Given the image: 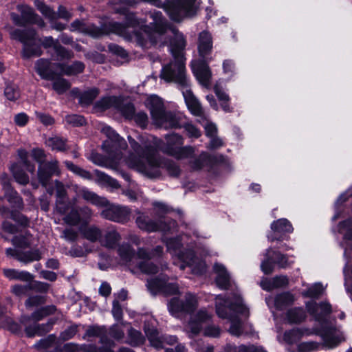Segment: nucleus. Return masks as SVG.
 Here are the masks:
<instances>
[{"instance_id": "nucleus-58", "label": "nucleus", "mask_w": 352, "mask_h": 352, "mask_svg": "<svg viewBox=\"0 0 352 352\" xmlns=\"http://www.w3.org/2000/svg\"><path fill=\"white\" fill-rule=\"evenodd\" d=\"M56 337L54 334H50L47 337L40 340L34 346L38 349H48L54 344Z\"/></svg>"}, {"instance_id": "nucleus-28", "label": "nucleus", "mask_w": 352, "mask_h": 352, "mask_svg": "<svg viewBox=\"0 0 352 352\" xmlns=\"http://www.w3.org/2000/svg\"><path fill=\"white\" fill-rule=\"evenodd\" d=\"M56 66L58 69V75H77L82 73L85 69V65L80 61H75L70 65L58 63Z\"/></svg>"}, {"instance_id": "nucleus-7", "label": "nucleus", "mask_w": 352, "mask_h": 352, "mask_svg": "<svg viewBox=\"0 0 352 352\" xmlns=\"http://www.w3.org/2000/svg\"><path fill=\"white\" fill-rule=\"evenodd\" d=\"M118 253L122 265L128 266H137L142 272L147 274H155L158 272V267L151 262L138 261V254L128 243H123L118 248Z\"/></svg>"}, {"instance_id": "nucleus-39", "label": "nucleus", "mask_w": 352, "mask_h": 352, "mask_svg": "<svg viewBox=\"0 0 352 352\" xmlns=\"http://www.w3.org/2000/svg\"><path fill=\"white\" fill-rule=\"evenodd\" d=\"M294 300V296L289 292H283L275 297L274 305L278 309H283L285 307L292 304Z\"/></svg>"}, {"instance_id": "nucleus-25", "label": "nucleus", "mask_w": 352, "mask_h": 352, "mask_svg": "<svg viewBox=\"0 0 352 352\" xmlns=\"http://www.w3.org/2000/svg\"><path fill=\"white\" fill-rule=\"evenodd\" d=\"M212 49V38L207 31H203L199 34L198 50L199 55L205 58L210 54Z\"/></svg>"}, {"instance_id": "nucleus-8", "label": "nucleus", "mask_w": 352, "mask_h": 352, "mask_svg": "<svg viewBox=\"0 0 352 352\" xmlns=\"http://www.w3.org/2000/svg\"><path fill=\"white\" fill-rule=\"evenodd\" d=\"M107 140L103 142V149L115 160H119L122 156V151L127 148L126 142L109 126L101 129Z\"/></svg>"}, {"instance_id": "nucleus-24", "label": "nucleus", "mask_w": 352, "mask_h": 352, "mask_svg": "<svg viewBox=\"0 0 352 352\" xmlns=\"http://www.w3.org/2000/svg\"><path fill=\"white\" fill-rule=\"evenodd\" d=\"M210 316L206 311L201 309L191 318L188 324V329L192 335H197L202 328V323L210 320Z\"/></svg>"}, {"instance_id": "nucleus-14", "label": "nucleus", "mask_w": 352, "mask_h": 352, "mask_svg": "<svg viewBox=\"0 0 352 352\" xmlns=\"http://www.w3.org/2000/svg\"><path fill=\"white\" fill-rule=\"evenodd\" d=\"M147 287L153 294L162 292L166 295H173L178 292L179 287L176 283H168L165 276L148 280Z\"/></svg>"}, {"instance_id": "nucleus-34", "label": "nucleus", "mask_w": 352, "mask_h": 352, "mask_svg": "<svg viewBox=\"0 0 352 352\" xmlns=\"http://www.w3.org/2000/svg\"><path fill=\"white\" fill-rule=\"evenodd\" d=\"M80 232L83 236L90 241H96L101 237V230L95 226L87 227L86 226H80Z\"/></svg>"}, {"instance_id": "nucleus-53", "label": "nucleus", "mask_w": 352, "mask_h": 352, "mask_svg": "<svg viewBox=\"0 0 352 352\" xmlns=\"http://www.w3.org/2000/svg\"><path fill=\"white\" fill-rule=\"evenodd\" d=\"M54 52L57 56V60H69L74 57V53L63 47L60 43L55 46Z\"/></svg>"}, {"instance_id": "nucleus-45", "label": "nucleus", "mask_w": 352, "mask_h": 352, "mask_svg": "<svg viewBox=\"0 0 352 352\" xmlns=\"http://www.w3.org/2000/svg\"><path fill=\"white\" fill-rule=\"evenodd\" d=\"M96 174L97 175L98 182L102 184L107 185L113 188H120V184H118V181L111 177L108 175L98 170L96 171Z\"/></svg>"}, {"instance_id": "nucleus-17", "label": "nucleus", "mask_w": 352, "mask_h": 352, "mask_svg": "<svg viewBox=\"0 0 352 352\" xmlns=\"http://www.w3.org/2000/svg\"><path fill=\"white\" fill-rule=\"evenodd\" d=\"M145 333L151 344L156 349H162L164 344L173 345L177 342V338L175 336H160L158 331L155 328L145 327Z\"/></svg>"}, {"instance_id": "nucleus-22", "label": "nucleus", "mask_w": 352, "mask_h": 352, "mask_svg": "<svg viewBox=\"0 0 352 352\" xmlns=\"http://www.w3.org/2000/svg\"><path fill=\"white\" fill-rule=\"evenodd\" d=\"M188 87L182 88V94L188 109L196 116H203L204 110L200 102Z\"/></svg>"}, {"instance_id": "nucleus-61", "label": "nucleus", "mask_w": 352, "mask_h": 352, "mask_svg": "<svg viewBox=\"0 0 352 352\" xmlns=\"http://www.w3.org/2000/svg\"><path fill=\"white\" fill-rule=\"evenodd\" d=\"M77 331L78 326L76 324L71 325L60 333V338L63 341L68 340L72 339L76 334Z\"/></svg>"}, {"instance_id": "nucleus-43", "label": "nucleus", "mask_w": 352, "mask_h": 352, "mask_svg": "<svg viewBox=\"0 0 352 352\" xmlns=\"http://www.w3.org/2000/svg\"><path fill=\"white\" fill-rule=\"evenodd\" d=\"M163 252V248L162 246H157L153 249L152 252H148L146 249L140 248L138 251V255L140 259L145 260L144 261H148L152 258L160 256Z\"/></svg>"}, {"instance_id": "nucleus-57", "label": "nucleus", "mask_w": 352, "mask_h": 352, "mask_svg": "<svg viewBox=\"0 0 352 352\" xmlns=\"http://www.w3.org/2000/svg\"><path fill=\"white\" fill-rule=\"evenodd\" d=\"M126 119H132L135 113V107L131 103L121 104L120 101V107L116 108Z\"/></svg>"}, {"instance_id": "nucleus-36", "label": "nucleus", "mask_w": 352, "mask_h": 352, "mask_svg": "<svg viewBox=\"0 0 352 352\" xmlns=\"http://www.w3.org/2000/svg\"><path fill=\"white\" fill-rule=\"evenodd\" d=\"M271 229L277 233H290L293 231V227L286 219H280L274 221L271 224Z\"/></svg>"}, {"instance_id": "nucleus-42", "label": "nucleus", "mask_w": 352, "mask_h": 352, "mask_svg": "<svg viewBox=\"0 0 352 352\" xmlns=\"http://www.w3.org/2000/svg\"><path fill=\"white\" fill-rule=\"evenodd\" d=\"M99 92V89L95 87L85 91L80 94L79 97V102L82 105L90 104L98 96Z\"/></svg>"}, {"instance_id": "nucleus-60", "label": "nucleus", "mask_w": 352, "mask_h": 352, "mask_svg": "<svg viewBox=\"0 0 352 352\" xmlns=\"http://www.w3.org/2000/svg\"><path fill=\"white\" fill-rule=\"evenodd\" d=\"M65 121L67 124L73 126H82L85 123L83 116L79 115H68L65 117Z\"/></svg>"}, {"instance_id": "nucleus-26", "label": "nucleus", "mask_w": 352, "mask_h": 352, "mask_svg": "<svg viewBox=\"0 0 352 352\" xmlns=\"http://www.w3.org/2000/svg\"><path fill=\"white\" fill-rule=\"evenodd\" d=\"M3 275L10 280H20L22 282H32L34 276L28 272L20 271L16 269H3Z\"/></svg>"}, {"instance_id": "nucleus-55", "label": "nucleus", "mask_w": 352, "mask_h": 352, "mask_svg": "<svg viewBox=\"0 0 352 352\" xmlns=\"http://www.w3.org/2000/svg\"><path fill=\"white\" fill-rule=\"evenodd\" d=\"M0 327L8 329L13 333H18L21 331L19 324L8 317L2 318L1 319Z\"/></svg>"}, {"instance_id": "nucleus-2", "label": "nucleus", "mask_w": 352, "mask_h": 352, "mask_svg": "<svg viewBox=\"0 0 352 352\" xmlns=\"http://www.w3.org/2000/svg\"><path fill=\"white\" fill-rule=\"evenodd\" d=\"M164 143L157 138L152 141L140 144L131 136L128 140L133 151L126 160L127 165L150 178L160 175L161 161L157 155V150L170 155V150H177L183 144V138L178 134L171 133L165 136Z\"/></svg>"}, {"instance_id": "nucleus-10", "label": "nucleus", "mask_w": 352, "mask_h": 352, "mask_svg": "<svg viewBox=\"0 0 352 352\" xmlns=\"http://www.w3.org/2000/svg\"><path fill=\"white\" fill-rule=\"evenodd\" d=\"M195 0H175L166 6V12L171 20L179 22L187 16L195 13Z\"/></svg>"}, {"instance_id": "nucleus-35", "label": "nucleus", "mask_w": 352, "mask_h": 352, "mask_svg": "<svg viewBox=\"0 0 352 352\" xmlns=\"http://www.w3.org/2000/svg\"><path fill=\"white\" fill-rule=\"evenodd\" d=\"M307 332V329L295 328L292 330L285 331L283 336V338L287 343L292 344L299 341L303 335Z\"/></svg>"}, {"instance_id": "nucleus-62", "label": "nucleus", "mask_w": 352, "mask_h": 352, "mask_svg": "<svg viewBox=\"0 0 352 352\" xmlns=\"http://www.w3.org/2000/svg\"><path fill=\"white\" fill-rule=\"evenodd\" d=\"M210 156L208 153L203 152L199 155L198 158L195 159L192 162V167L194 169H201L206 164V162L209 160Z\"/></svg>"}, {"instance_id": "nucleus-21", "label": "nucleus", "mask_w": 352, "mask_h": 352, "mask_svg": "<svg viewBox=\"0 0 352 352\" xmlns=\"http://www.w3.org/2000/svg\"><path fill=\"white\" fill-rule=\"evenodd\" d=\"M192 70L199 82L205 87L210 85L212 73L209 66L204 61H197L192 64Z\"/></svg>"}, {"instance_id": "nucleus-38", "label": "nucleus", "mask_w": 352, "mask_h": 352, "mask_svg": "<svg viewBox=\"0 0 352 352\" xmlns=\"http://www.w3.org/2000/svg\"><path fill=\"white\" fill-rule=\"evenodd\" d=\"M286 317L289 323H300L305 319L306 314L302 309L294 308L287 311Z\"/></svg>"}, {"instance_id": "nucleus-20", "label": "nucleus", "mask_w": 352, "mask_h": 352, "mask_svg": "<svg viewBox=\"0 0 352 352\" xmlns=\"http://www.w3.org/2000/svg\"><path fill=\"white\" fill-rule=\"evenodd\" d=\"M56 208L60 214H65L69 210V203L67 201V190L64 184L58 180H55Z\"/></svg>"}, {"instance_id": "nucleus-11", "label": "nucleus", "mask_w": 352, "mask_h": 352, "mask_svg": "<svg viewBox=\"0 0 352 352\" xmlns=\"http://www.w3.org/2000/svg\"><path fill=\"white\" fill-rule=\"evenodd\" d=\"M265 258L261 264V270L265 274H270L274 272L275 265L280 268H287L289 266V262L287 255L272 248L266 250Z\"/></svg>"}, {"instance_id": "nucleus-59", "label": "nucleus", "mask_w": 352, "mask_h": 352, "mask_svg": "<svg viewBox=\"0 0 352 352\" xmlns=\"http://www.w3.org/2000/svg\"><path fill=\"white\" fill-rule=\"evenodd\" d=\"M324 287L322 284L316 283L309 287L305 292V295L311 298H318L323 292Z\"/></svg>"}, {"instance_id": "nucleus-3", "label": "nucleus", "mask_w": 352, "mask_h": 352, "mask_svg": "<svg viewBox=\"0 0 352 352\" xmlns=\"http://www.w3.org/2000/svg\"><path fill=\"white\" fill-rule=\"evenodd\" d=\"M162 19L166 24V29L162 36H159L157 34H154L157 43L160 45H164L168 43L165 38V34L168 30L173 36V39L170 42V52L175 58V61L170 62L169 64L165 65L161 72L160 77L166 82H174L177 83L182 88H186L188 87V81L186 76V69L183 61V52L186 46V41L182 33L172 26L168 25L166 19L162 15ZM154 44H148V47Z\"/></svg>"}, {"instance_id": "nucleus-30", "label": "nucleus", "mask_w": 352, "mask_h": 352, "mask_svg": "<svg viewBox=\"0 0 352 352\" xmlns=\"http://www.w3.org/2000/svg\"><path fill=\"white\" fill-rule=\"evenodd\" d=\"M21 14L26 25L35 24L40 28H44L46 25L44 20L30 7H24Z\"/></svg>"}, {"instance_id": "nucleus-15", "label": "nucleus", "mask_w": 352, "mask_h": 352, "mask_svg": "<svg viewBox=\"0 0 352 352\" xmlns=\"http://www.w3.org/2000/svg\"><path fill=\"white\" fill-rule=\"evenodd\" d=\"M60 169L58 162L56 160H52L38 165L37 177L41 185L46 188L51 178L54 175H60Z\"/></svg>"}, {"instance_id": "nucleus-23", "label": "nucleus", "mask_w": 352, "mask_h": 352, "mask_svg": "<svg viewBox=\"0 0 352 352\" xmlns=\"http://www.w3.org/2000/svg\"><path fill=\"white\" fill-rule=\"evenodd\" d=\"M213 268L217 274L215 281L217 286L222 289H228L232 285V281L226 267L217 263H214Z\"/></svg>"}, {"instance_id": "nucleus-27", "label": "nucleus", "mask_w": 352, "mask_h": 352, "mask_svg": "<svg viewBox=\"0 0 352 352\" xmlns=\"http://www.w3.org/2000/svg\"><path fill=\"white\" fill-rule=\"evenodd\" d=\"M50 62L47 59L40 58L35 63V69L38 74L43 79L52 80L56 73L50 69Z\"/></svg>"}, {"instance_id": "nucleus-33", "label": "nucleus", "mask_w": 352, "mask_h": 352, "mask_svg": "<svg viewBox=\"0 0 352 352\" xmlns=\"http://www.w3.org/2000/svg\"><path fill=\"white\" fill-rule=\"evenodd\" d=\"M120 239L121 236L116 230L109 229L100 239V242L102 245L108 248H114Z\"/></svg>"}, {"instance_id": "nucleus-46", "label": "nucleus", "mask_w": 352, "mask_h": 352, "mask_svg": "<svg viewBox=\"0 0 352 352\" xmlns=\"http://www.w3.org/2000/svg\"><path fill=\"white\" fill-rule=\"evenodd\" d=\"M96 174L97 175L98 182L102 184L107 185L113 188H120V184H118V181L111 177L108 175L98 170L96 171Z\"/></svg>"}, {"instance_id": "nucleus-56", "label": "nucleus", "mask_w": 352, "mask_h": 352, "mask_svg": "<svg viewBox=\"0 0 352 352\" xmlns=\"http://www.w3.org/2000/svg\"><path fill=\"white\" fill-rule=\"evenodd\" d=\"M1 215L5 218L10 217L14 221H18L21 225L26 226L28 223V219L21 214H14L13 212H10L6 208H0Z\"/></svg>"}, {"instance_id": "nucleus-5", "label": "nucleus", "mask_w": 352, "mask_h": 352, "mask_svg": "<svg viewBox=\"0 0 352 352\" xmlns=\"http://www.w3.org/2000/svg\"><path fill=\"white\" fill-rule=\"evenodd\" d=\"M215 304L216 312L218 316L221 318H228L231 322V326L229 329L230 333L235 336H240L243 334V331L241 321L238 318H234L229 316L227 313V307H228L230 310L236 311L245 318L249 316V309L243 304L241 296L234 295V302L230 301L228 298H224L221 296H218L216 298Z\"/></svg>"}, {"instance_id": "nucleus-40", "label": "nucleus", "mask_w": 352, "mask_h": 352, "mask_svg": "<svg viewBox=\"0 0 352 352\" xmlns=\"http://www.w3.org/2000/svg\"><path fill=\"white\" fill-rule=\"evenodd\" d=\"M96 106L103 110L110 107L116 109L120 107V99L116 96L104 97L96 102Z\"/></svg>"}, {"instance_id": "nucleus-52", "label": "nucleus", "mask_w": 352, "mask_h": 352, "mask_svg": "<svg viewBox=\"0 0 352 352\" xmlns=\"http://www.w3.org/2000/svg\"><path fill=\"white\" fill-rule=\"evenodd\" d=\"M144 342V338L142 333L133 329H131L129 331V342L128 343L132 346H137Z\"/></svg>"}, {"instance_id": "nucleus-9", "label": "nucleus", "mask_w": 352, "mask_h": 352, "mask_svg": "<svg viewBox=\"0 0 352 352\" xmlns=\"http://www.w3.org/2000/svg\"><path fill=\"white\" fill-rule=\"evenodd\" d=\"M198 307V298L195 294L186 293L182 299L173 298L168 303V310L173 316L179 314H190Z\"/></svg>"}, {"instance_id": "nucleus-19", "label": "nucleus", "mask_w": 352, "mask_h": 352, "mask_svg": "<svg viewBox=\"0 0 352 352\" xmlns=\"http://www.w3.org/2000/svg\"><path fill=\"white\" fill-rule=\"evenodd\" d=\"M101 216L113 221L124 223L129 219V210L126 207L113 206L103 210Z\"/></svg>"}, {"instance_id": "nucleus-18", "label": "nucleus", "mask_w": 352, "mask_h": 352, "mask_svg": "<svg viewBox=\"0 0 352 352\" xmlns=\"http://www.w3.org/2000/svg\"><path fill=\"white\" fill-rule=\"evenodd\" d=\"M8 256L13 257L19 262L28 263L33 261H38L41 258V252L38 249L29 251H22L19 249L8 248L6 250Z\"/></svg>"}, {"instance_id": "nucleus-64", "label": "nucleus", "mask_w": 352, "mask_h": 352, "mask_svg": "<svg viewBox=\"0 0 352 352\" xmlns=\"http://www.w3.org/2000/svg\"><path fill=\"white\" fill-rule=\"evenodd\" d=\"M84 351V346L78 344L69 342L64 344L60 349V352H82Z\"/></svg>"}, {"instance_id": "nucleus-51", "label": "nucleus", "mask_w": 352, "mask_h": 352, "mask_svg": "<svg viewBox=\"0 0 352 352\" xmlns=\"http://www.w3.org/2000/svg\"><path fill=\"white\" fill-rule=\"evenodd\" d=\"M80 213V226H87L91 220L93 216L92 210L87 206L77 208Z\"/></svg>"}, {"instance_id": "nucleus-31", "label": "nucleus", "mask_w": 352, "mask_h": 352, "mask_svg": "<svg viewBox=\"0 0 352 352\" xmlns=\"http://www.w3.org/2000/svg\"><path fill=\"white\" fill-rule=\"evenodd\" d=\"M54 307L40 309L32 313L30 316H22L20 319V322L22 324H26L30 320H32L35 322L39 321L42 320L44 317L52 313L54 311Z\"/></svg>"}, {"instance_id": "nucleus-37", "label": "nucleus", "mask_w": 352, "mask_h": 352, "mask_svg": "<svg viewBox=\"0 0 352 352\" xmlns=\"http://www.w3.org/2000/svg\"><path fill=\"white\" fill-rule=\"evenodd\" d=\"M170 156L177 160L192 157L195 153V148L190 146H180L177 150H170Z\"/></svg>"}, {"instance_id": "nucleus-29", "label": "nucleus", "mask_w": 352, "mask_h": 352, "mask_svg": "<svg viewBox=\"0 0 352 352\" xmlns=\"http://www.w3.org/2000/svg\"><path fill=\"white\" fill-rule=\"evenodd\" d=\"M309 312L313 315L318 321H322L324 317L331 312V306L327 302L314 304L308 307Z\"/></svg>"}, {"instance_id": "nucleus-6", "label": "nucleus", "mask_w": 352, "mask_h": 352, "mask_svg": "<svg viewBox=\"0 0 352 352\" xmlns=\"http://www.w3.org/2000/svg\"><path fill=\"white\" fill-rule=\"evenodd\" d=\"M151 115L153 123L164 129L179 128V117L172 112L166 111L162 100L157 97H151L148 100Z\"/></svg>"}, {"instance_id": "nucleus-50", "label": "nucleus", "mask_w": 352, "mask_h": 352, "mask_svg": "<svg viewBox=\"0 0 352 352\" xmlns=\"http://www.w3.org/2000/svg\"><path fill=\"white\" fill-rule=\"evenodd\" d=\"M53 89L58 94H62L67 91L71 87L69 81L63 78L54 79Z\"/></svg>"}, {"instance_id": "nucleus-1", "label": "nucleus", "mask_w": 352, "mask_h": 352, "mask_svg": "<svg viewBox=\"0 0 352 352\" xmlns=\"http://www.w3.org/2000/svg\"><path fill=\"white\" fill-rule=\"evenodd\" d=\"M135 4L134 0H120L115 8L116 12L126 16L125 23L109 22L98 27L93 23H87L84 34L94 38H99L110 32L123 36L127 40L135 41L142 47H148V44L157 43L154 34L162 36L166 26L162 19L161 12H153L151 17L153 22L146 25V20L138 19L133 13L129 12L127 8Z\"/></svg>"}, {"instance_id": "nucleus-54", "label": "nucleus", "mask_w": 352, "mask_h": 352, "mask_svg": "<svg viewBox=\"0 0 352 352\" xmlns=\"http://www.w3.org/2000/svg\"><path fill=\"white\" fill-rule=\"evenodd\" d=\"M63 221L69 226H77L80 224V213L77 208H73L66 214Z\"/></svg>"}, {"instance_id": "nucleus-13", "label": "nucleus", "mask_w": 352, "mask_h": 352, "mask_svg": "<svg viewBox=\"0 0 352 352\" xmlns=\"http://www.w3.org/2000/svg\"><path fill=\"white\" fill-rule=\"evenodd\" d=\"M34 6L49 21H56L58 19L69 21L72 17V13L68 11L63 6H58L57 12L52 8L40 0H35Z\"/></svg>"}, {"instance_id": "nucleus-12", "label": "nucleus", "mask_w": 352, "mask_h": 352, "mask_svg": "<svg viewBox=\"0 0 352 352\" xmlns=\"http://www.w3.org/2000/svg\"><path fill=\"white\" fill-rule=\"evenodd\" d=\"M135 223L140 229L148 232L157 231L166 232H168L170 228L173 227L175 224V221H170V225H168L162 221L152 220L148 216L139 212H138V216L135 219Z\"/></svg>"}, {"instance_id": "nucleus-48", "label": "nucleus", "mask_w": 352, "mask_h": 352, "mask_svg": "<svg viewBox=\"0 0 352 352\" xmlns=\"http://www.w3.org/2000/svg\"><path fill=\"white\" fill-rule=\"evenodd\" d=\"M65 164L66 167L69 170L73 172L74 174L79 175L80 177H81L84 179H91V175L89 171L75 165L72 162L67 161L65 162Z\"/></svg>"}, {"instance_id": "nucleus-63", "label": "nucleus", "mask_w": 352, "mask_h": 352, "mask_svg": "<svg viewBox=\"0 0 352 352\" xmlns=\"http://www.w3.org/2000/svg\"><path fill=\"white\" fill-rule=\"evenodd\" d=\"M45 301V298L42 296H32L26 300L25 305L27 307H33L43 304Z\"/></svg>"}, {"instance_id": "nucleus-44", "label": "nucleus", "mask_w": 352, "mask_h": 352, "mask_svg": "<svg viewBox=\"0 0 352 352\" xmlns=\"http://www.w3.org/2000/svg\"><path fill=\"white\" fill-rule=\"evenodd\" d=\"M4 95L10 101H16L20 98V91L16 85L8 83L4 90Z\"/></svg>"}, {"instance_id": "nucleus-41", "label": "nucleus", "mask_w": 352, "mask_h": 352, "mask_svg": "<svg viewBox=\"0 0 352 352\" xmlns=\"http://www.w3.org/2000/svg\"><path fill=\"white\" fill-rule=\"evenodd\" d=\"M5 192L4 197L9 203L13 204L16 208H20L23 205L22 198L18 195L12 187L3 190Z\"/></svg>"}, {"instance_id": "nucleus-4", "label": "nucleus", "mask_w": 352, "mask_h": 352, "mask_svg": "<svg viewBox=\"0 0 352 352\" xmlns=\"http://www.w3.org/2000/svg\"><path fill=\"white\" fill-rule=\"evenodd\" d=\"M8 30L11 39L18 41L22 44L21 56L24 59L41 56L42 46L45 49L53 47L54 50L55 46L59 43L58 40L51 36L40 38L33 28L21 30L8 27Z\"/></svg>"}, {"instance_id": "nucleus-32", "label": "nucleus", "mask_w": 352, "mask_h": 352, "mask_svg": "<svg viewBox=\"0 0 352 352\" xmlns=\"http://www.w3.org/2000/svg\"><path fill=\"white\" fill-rule=\"evenodd\" d=\"M79 193L85 200L94 205L106 206L108 204V201L105 198L98 196L96 193L85 188H81L79 190Z\"/></svg>"}, {"instance_id": "nucleus-16", "label": "nucleus", "mask_w": 352, "mask_h": 352, "mask_svg": "<svg viewBox=\"0 0 352 352\" xmlns=\"http://www.w3.org/2000/svg\"><path fill=\"white\" fill-rule=\"evenodd\" d=\"M178 258L183 263L179 266L182 270L185 269L186 265L190 267L195 274H201L206 270L205 263L199 261L191 250L179 252Z\"/></svg>"}, {"instance_id": "nucleus-49", "label": "nucleus", "mask_w": 352, "mask_h": 352, "mask_svg": "<svg viewBox=\"0 0 352 352\" xmlns=\"http://www.w3.org/2000/svg\"><path fill=\"white\" fill-rule=\"evenodd\" d=\"M11 171L16 181L23 185H25L29 182V177L17 165H13L11 167Z\"/></svg>"}, {"instance_id": "nucleus-47", "label": "nucleus", "mask_w": 352, "mask_h": 352, "mask_svg": "<svg viewBox=\"0 0 352 352\" xmlns=\"http://www.w3.org/2000/svg\"><path fill=\"white\" fill-rule=\"evenodd\" d=\"M46 144L52 150L59 151H64L66 147L65 140L57 136L48 138L46 140Z\"/></svg>"}]
</instances>
